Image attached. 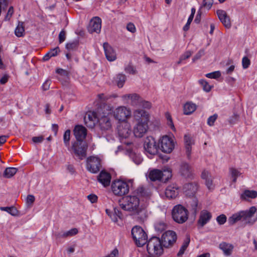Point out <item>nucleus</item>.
Returning a JSON list of instances; mask_svg holds the SVG:
<instances>
[{"label":"nucleus","mask_w":257,"mask_h":257,"mask_svg":"<svg viewBox=\"0 0 257 257\" xmlns=\"http://www.w3.org/2000/svg\"><path fill=\"white\" fill-rule=\"evenodd\" d=\"M132 235L134 240L139 246H142L147 242V235L143 228L138 226L132 229Z\"/></svg>","instance_id":"nucleus-8"},{"label":"nucleus","mask_w":257,"mask_h":257,"mask_svg":"<svg viewBox=\"0 0 257 257\" xmlns=\"http://www.w3.org/2000/svg\"><path fill=\"white\" fill-rule=\"evenodd\" d=\"M205 182L206 186L207 187V188L209 189H211L213 188L212 179L211 177L210 178H209V179L205 180Z\"/></svg>","instance_id":"nucleus-64"},{"label":"nucleus","mask_w":257,"mask_h":257,"mask_svg":"<svg viewBox=\"0 0 257 257\" xmlns=\"http://www.w3.org/2000/svg\"><path fill=\"white\" fill-rule=\"evenodd\" d=\"M188 210L182 205H175L172 210V218L176 222L182 224L188 218Z\"/></svg>","instance_id":"nucleus-7"},{"label":"nucleus","mask_w":257,"mask_h":257,"mask_svg":"<svg viewBox=\"0 0 257 257\" xmlns=\"http://www.w3.org/2000/svg\"><path fill=\"white\" fill-rule=\"evenodd\" d=\"M121 209L130 212L133 215H140L141 219L144 220L147 217V212L145 207L140 206V199L136 196H128L119 201Z\"/></svg>","instance_id":"nucleus-1"},{"label":"nucleus","mask_w":257,"mask_h":257,"mask_svg":"<svg viewBox=\"0 0 257 257\" xmlns=\"http://www.w3.org/2000/svg\"><path fill=\"white\" fill-rule=\"evenodd\" d=\"M96 120L95 113L92 112H87L84 117V121L85 125L89 127L92 128Z\"/></svg>","instance_id":"nucleus-29"},{"label":"nucleus","mask_w":257,"mask_h":257,"mask_svg":"<svg viewBox=\"0 0 257 257\" xmlns=\"http://www.w3.org/2000/svg\"><path fill=\"white\" fill-rule=\"evenodd\" d=\"M79 46V42L77 40H75L66 45V48L69 51H73L77 50Z\"/></svg>","instance_id":"nucleus-37"},{"label":"nucleus","mask_w":257,"mask_h":257,"mask_svg":"<svg viewBox=\"0 0 257 257\" xmlns=\"http://www.w3.org/2000/svg\"><path fill=\"white\" fill-rule=\"evenodd\" d=\"M172 176L171 172L169 170L165 171L164 172L158 169L151 170L148 175V178L152 181L166 180Z\"/></svg>","instance_id":"nucleus-10"},{"label":"nucleus","mask_w":257,"mask_h":257,"mask_svg":"<svg viewBox=\"0 0 257 257\" xmlns=\"http://www.w3.org/2000/svg\"><path fill=\"white\" fill-rule=\"evenodd\" d=\"M218 117L217 114H214L213 115L210 116L207 119V124L209 126H213L214 122L216 121Z\"/></svg>","instance_id":"nucleus-49"},{"label":"nucleus","mask_w":257,"mask_h":257,"mask_svg":"<svg viewBox=\"0 0 257 257\" xmlns=\"http://www.w3.org/2000/svg\"><path fill=\"white\" fill-rule=\"evenodd\" d=\"M187 206L190 211L195 215L201 208V204H199L198 199L195 197L188 198Z\"/></svg>","instance_id":"nucleus-18"},{"label":"nucleus","mask_w":257,"mask_h":257,"mask_svg":"<svg viewBox=\"0 0 257 257\" xmlns=\"http://www.w3.org/2000/svg\"><path fill=\"white\" fill-rule=\"evenodd\" d=\"M257 197V192L254 190H246L241 195V198L247 200V198H255Z\"/></svg>","instance_id":"nucleus-32"},{"label":"nucleus","mask_w":257,"mask_h":257,"mask_svg":"<svg viewBox=\"0 0 257 257\" xmlns=\"http://www.w3.org/2000/svg\"><path fill=\"white\" fill-rule=\"evenodd\" d=\"M35 198L33 195H28L27 197L26 202L28 204L32 205L34 202Z\"/></svg>","instance_id":"nucleus-60"},{"label":"nucleus","mask_w":257,"mask_h":257,"mask_svg":"<svg viewBox=\"0 0 257 257\" xmlns=\"http://www.w3.org/2000/svg\"><path fill=\"white\" fill-rule=\"evenodd\" d=\"M196 108L197 106L195 104L191 102H187L183 106L184 114L185 115H190L195 111Z\"/></svg>","instance_id":"nucleus-30"},{"label":"nucleus","mask_w":257,"mask_h":257,"mask_svg":"<svg viewBox=\"0 0 257 257\" xmlns=\"http://www.w3.org/2000/svg\"><path fill=\"white\" fill-rule=\"evenodd\" d=\"M126 80V76L123 74H118L116 76L115 81L117 83L118 87L121 88Z\"/></svg>","instance_id":"nucleus-38"},{"label":"nucleus","mask_w":257,"mask_h":257,"mask_svg":"<svg viewBox=\"0 0 257 257\" xmlns=\"http://www.w3.org/2000/svg\"><path fill=\"white\" fill-rule=\"evenodd\" d=\"M256 211L255 207L252 206L248 210H242L233 214L228 218V222L230 225H232L238 221H242L245 225H253L257 220L251 219Z\"/></svg>","instance_id":"nucleus-3"},{"label":"nucleus","mask_w":257,"mask_h":257,"mask_svg":"<svg viewBox=\"0 0 257 257\" xmlns=\"http://www.w3.org/2000/svg\"><path fill=\"white\" fill-rule=\"evenodd\" d=\"M122 98L130 100V103L134 106H139L141 100V97L136 93L125 94L122 96Z\"/></svg>","instance_id":"nucleus-28"},{"label":"nucleus","mask_w":257,"mask_h":257,"mask_svg":"<svg viewBox=\"0 0 257 257\" xmlns=\"http://www.w3.org/2000/svg\"><path fill=\"white\" fill-rule=\"evenodd\" d=\"M117 133L121 143L129 146L132 144V142L125 140L131 135L132 130L131 124L127 121L120 122L117 125Z\"/></svg>","instance_id":"nucleus-6"},{"label":"nucleus","mask_w":257,"mask_h":257,"mask_svg":"<svg viewBox=\"0 0 257 257\" xmlns=\"http://www.w3.org/2000/svg\"><path fill=\"white\" fill-rule=\"evenodd\" d=\"M183 191L186 196L194 197L198 189L197 183L195 182L185 184L183 186Z\"/></svg>","instance_id":"nucleus-20"},{"label":"nucleus","mask_w":257,"mask_h":257,"mask_svg":"<svg viewBox=\"0 0 257 257\" xmlns=\"http://www.w3.org/2000/svg\"><path fill=\"white\" fill-rule=\"evenodd\" d=\"M0 209L2 211H5L13 216H17L18 215V210L14 206L12 207H1Z\"/></svg>","instance_id":"nucleus-39"},{"label":"nucleus","mask_w":257,"mask_h":257,"mask_svg":"<svg viewBox=\"0 0 257 257\" xmlns=\"http://www.w3.org/2000/svg\"><path fill=\"white\" fill-rule=\"evenodd\" d=\"M250 64V60L246 56L242 59V65L243 69L247 68Z\"/></svg>","instance_id":"nucleus-51"},{"label":"nucleus","mask_w":257,"mask_h":257,"mask_svg":"<svg viewBox=\"0 0 257 257\" xmlns=\"http://www.w3.org/2000/svg\"><path fill=\"white\" fill-rule=\"evenodd\" d=\"M14 13V8L12 6L10 7L8 10L7 15L5 17L6 20H10Z\"/></svg>","instance_id":"nucleus-55"},{"label":"nucleus","mask_w":257,"mask_h":257,"mask_svg":"<svg viewBox=\"0 0 257 257\" xmlns=\"http://www.w3.org/2000/svg\"><path fill=\"white\" fill-rule=\"evenodd\" d=\"M229 173L233 178L232 181L235 183L236 181L237 178L240 176V173L235 168H229Z\"/></svg>","instance_id":"nucleus-41"},{"label":"nucleus","mask_w":257,"mask_h":257,"mask_svg":"<svg viewBox=\"0 0 257 257\" xmlns=\"http://www.w3.org/2000/svg\"><path fill=\"white\" fill-rule=\"evenodd\" d=\"M155 229L157 231H162L166 228V224L163 222L156 223L155 226Z\"/></svg>","instance_id":"nucleus-50"},{"label":"nucleus","mask_w":257,"mask_h":257,"mask_svg":"<svg viewBox=\"0 0 257 257\" xmlns=\"http://www.w3.org/2000/svg\"><path fill=\"white\" fill-rule=\"evenodd\" d=\"M216 14L224 26L226 28H230L231 26L230 19L227 13L224 10H218L216 11Z\"/></svg>","instance_id":"nucleus-22"},{"label":"nucleus","mask_w":257,"mask_h":257,"mask_svg":"<svg viewBox=\"0 0 257 257\" xmlns=\"http://www.w3.org/2000/svg\"><path fill=\"white\" fill-rule=\"evenodd\" d=\"M219 248L222 250L226 255H229L232 252L233 246L231 244L222 242L219 244Z\"/></svg>","instance_id":"nucleus-31"},{"label":"nucleus","mask_w":257,"mask_h":257,"mask_svg":"<svg viewBox=\"0 0 257 257\" xmlns=\"http://www.w3.org/2000/svg\"><path fill=\"white\" fill-rule=\"evenodd\" d=\"M206 77L211 79H217L221 76V73L219 71H214L211 73H207L205 75Z\"/></svg>","instance_id":"nucleus-45"},{"label":"nucleus","mask_w":257,"mask_h":257,"mask_svg":"<svg viewBox=\"0 0 257 257\" xmlns=\"http://www.w3.org/2000/svg\"><path fill=\"white\" fill-rule=\"evenodd\" d=\"M51 84V81L50 80L47 79L46 80L45 82L42 85V89L44 91H46L48 90L50 88Z\"/></svg>","instance_id":"nucleus-62"},{"label":"nucleus","mask_w":257,"mask_h":257,"mask_svg":"<svg viewBox=\"0 0 257 257\" xmlns=\"http://www.w3.org/2000/svg\"><path fill=\"white\" fill-rule=\"evenodd\" d=\"M192 53L193 52L190 51H187L180 56V58L181 60H185L190 58Z\"/></svg>","instance_id":"nucleus-56"},{"label":"nucleus","mask_w":257,"mask_h":257,"mask_svg":"<svg viewBox=\"0 0 257 257\" xmlns=\"http://www.w3.org/2000/svg\"><path fill=\"white\" fill-rule=\"evenodd\" d=\"M190 236L189 235H186V238L184 240L183 245L181 246L179 252L177 253V256L178 257L182 256V255L184 254L185 250L187 248V247L189 245V244L190 243Z\"/></svg>","instance_id":"nucleus-34"},{"label":"nucleus","mask_w":257,"mask_h":257,"mask_svg":"<svg viewBox=\"0 0 257 257\" xmlns=\"http://www.w3.org/2000/svg\"><path fill=\"white\" fill-rule=\"evenodd\" d=\"M180 175L186 179H193L194 178V170L191 165L186 162H183L180 165Z\"/></svg>","instance_id":"nucleus-16"},{"label":"nucleus","mask_w":257,"mask_h":257,"mask_svg":"<svg viewBox=\"0 0 257 257\" xmlns=\"http://www.w3.org/2000/svg\"><path fill=\"white\" fill-rule=\"evenodd\" d=\"M66 38V32L65 31L63 30H62L59 34V41L60 43H62L64 42Z\"/></svg>","instance_id":"nucleus-57"},{"label":"nucleus","mask_w":257,"mask_h":257,"mask_svg":"<svg viewBox=\"0 0 257 257\" xmlns=\"http://www.w3.org/2000/svg\"><path fill=\"white\" fill-rule=\"evenodd\" d=\"M111 178L110 174L105 171H101L97 176V180L104 187H107L110 185Z\"/></svg>","instance_id":"nucleus-23"},{"label":"nucleus","mask_w":257,"mask_h":257,"mask_svg":"<svg viewBox=\"0 0 257 257\" xmlns=\"http://www.w3.org/2000/svg\"><path fill=\"white\" fill-rule=\"evenodd\" d=\"M111 190L115 195L121 196L128 193L129 186L125 182L115 180L111 184Z\"/></svg>","instance_id":"nucleus-9"},{"label":"nucleus","mask_w":257,"mask_h":257,"mask_svg":"<svg viewBox=\"0 0 257 257\" xmlns=\"http://www.w3.org/2000/svg\"><path fill=\"white\" fill-rule=\"evenodd\" d=\"M100 160L96 157L91 156L87 158L86 169L91 173H97L101 168Z\"/></svg>","instance_id":"nucleus-12"},{"label":"nucleus","mask_w":257,"mask_h":257,"mask_svg":"<svg viewBox=\"0 0 257 257\" xmlns=\"http://www.w3.org/2000/svg\"><path fill=\"white\" fill-rule=\"evenodd\" d=\"M176 233L173 231L168 230L163 234L161 241L164 247H169L176 242Z\"/></svg>","instance_id":"nucleus-13"},{"label":"nucleus","mask_w":257,"mask_h":257,"mask_svg":"<svg viewBox=\"0 0 257 257\" xmlns=\"http://www.w3.org/2000/svg\"><path fill=\"white\" fill-rule=\"evenodd\" d=\"M144 147L145 151L151 155H155L158 153V146L152 137H148L146 138Z\"/></svg>","instance_id":"nucleus-15"},{"label":"nucleus","mask_w":257,"mask_h":257,"mask_svg":"<svg viewBox=\"0 0 257 257\" xmlns=\"http://www.w3.org/2000/svg\"><path fill=\"white\" fill-rule=\"evenodd\" d=\"M140 101V103L138 106L142 107L145 108H149L151 107V103L149 102L143 100L142 99H141Z\"/></svg>","instance_id":"nucleus-53"},{"label":"nucleus","mask_w":257,"mask_h":257,"mask_svg":"<svg viewBox=\"0 0 257 257\" xmlns=\"http://www.w3.org/2000/svg\"><path fill=\"white\" fill-rule=\"evenodd\" d=\"M24 32L25 29L23 23L19 22L15 31V35L18 37H23Z\"/></svg>","instance_id":"nucleus-36"},{"label":"nucleus","mask_w":257,"mask_h":257,"mask_svg":"<svg viewBox=\"0 0 257 257\" xmlns=\"http://www.w3.org/2000/svg\"><path fill=\"white\" fill-rule=\"evenodd\" d=\"M201 178L203 180H206L211 177L210 173L207 170H204L201 174Z\"/></svg>","instance_id":"nucleus-58"},{"label":"nucleus","mask_w":257,"mask_h":257,"mask_svg":"<svg viewBox=\"0 0 257 257\" xmlns=\"http://www.w3.org/2000/svg\"><path fill=\"white\" fill-rule=\"evenodd\" d=\"M101 20L99 17H95L92 19L88 27V31L90 33L95 32L99 33L101 30Z\"/></svg>","instance_id":"nucleus-19"},{"label":"nucleus","mask_w":257,"mask_h":257,"mask_svg":"<svg viewBox=\"0 0 257 257\" xmlns=\"http://www.w3.org/2000/svg\"><path fill=\"white\" fill-rule=\"evenodd\" d=\"M44 140L43 136L34 137L32 138V141L34 143H42Z\"/></svg>","instance_id":"nucleus-63"},{"label":"nucleus","mask_w":257,"mask_h":257,"mask_svg":"<svg viewBox=\"0 0 257 257\" xmlns=\"http://www.w3.org/2000/svg\"><path fill=\"white\" fill-rule=\"evenodd\" d=\"M98 122L100 128L102 131L110 130L111 128V122L108 114H99L98 118Z\"/></svg>","instance_id":"nucleus-17"},{"label":"nucleus","mask_w":257,"mask_h":257,"mask_svg":"<svg viewBox=\"0 0 257 257\" xmlns=\"http://www.w3.org/2000/svg\"><path fill=\"white\" fill-rule=\"evenodd\" d=\"M56 72L59 75L64 77H68L69 75V72L67 70L61 68L57 69L56 71Z\"/></svg>","instance_id":"nucleus-52"},{"label":"nucleus","mask_w":257,"mask_h":257,"mask_svg":"<svg viewBox=\"0 0 257 257\" xmlns=\"http://www.w3.org/2000/svg\"><path fill=\"white\" fill-rule=\"evenodd\" d=\"M135 124L133 127V133L136 138L143 137L147 132L149 121V115L142 109L136 110L134 112Z\"/></svg>","instance_id":"nucleus-2"},{"label":"nucleus","mask_w":257,"mask_h":257,"mask_svg":"<svg viewBox=\"0 0 257 257\" xmlns=\"http://www.w3.org/2000/svg\"><path fill=\"white\" fill-rule=\"evenodd\" d=\"M78 233V230L76 228H72L69 231L59 233L58 234H56L57 237H62V238H65L68 236H72L74 235H76Z\"/></svg>","instance_id":"nucleus-33"},{"label":"nucleus","mask_w":257,"mask_h":257,"mask_svg":"<svg viewBox=\"0 0 257 257\" xmlns=\"http://www.w3.org/2000/svg\"><path fill=\"white\" fill-rule=\"evenodd\" d=\"M184 143L186 154L188 159L191 158L192 146L194 144V140L188 135L184 136Z\"/></svg>","instance_id":"nucleus-27"},{"label":"nucleus","mask_w":257,"mask_h":257,"mask_svg":"<svg viewBox=\"0 0 257 257\" xmlns=\"http://www.w3.org/2000/svg\"><path fill=\"white\" fill-rule=\"evenodd\" d=\"M212 215L210 212L206 210L201 211L198 223L201 227L204 226L211 218Z\"/></svg>","instance_id":"nucleus-26"},{"label":"nucleus","mask_w":257,"mask_h":257,"mask_svg":"<svg viewBox=\"0 0 257 257\" xmlns=\"http://www.w3.org/2000/svg\"><path fill=\"white\" fill-rule=\"evenodd\" d=\"M199 83L202 86L204 91L209 92L213 86L210 85L204 79H200L198 81Z\"/></svg>","instance_id":"nucleus-40"},{"label":"nucleus","mask_w":257,"mask_h":257,"mask_svg":"<svg viewBox=\"0 0 257 257\" xmlns=\"http://www.w3.org/2000/svg\"><path fill=\"white\" fill-rule=\"evenodd\" d=\"M131 114L129 109L125 106H119L113 111L114 118L119 120L125 121V119Z\"/></svg>","instance_id":"nucleus-14"},{"label":"nucleus","mask_w":257,"mask_h":257,"mask_svg":"<svg viewBox=\"0 0 257 257\" xmlns=\"http://www.w3.org/2000/svg\"><path fill=\"white\" fill-rule=\"evenodd\" d=\"M71 147L68 148L72 154H74L79 159L83 160L86 157L87 145L84 141L72 142Z\"/></svg>","instance_id":"nucleus-5"},{"label":"nucleus","mask_w":257,"mask_h":257,"mask_svg":"<svg viewBox=\"0 0 257 257\" xmlns=\"http://www.w3.org/2000/svg\"><path fill=\"white\" fill-rule=\"evenodd\" d=\"M18 169L14 167L7 168L4 171L3 176L5 178H10L16 174Z\"/></svg>","instance_id":"nucleus-35"},{"label":"nucleus","mask_w":257,"mask_h":257,"mask_svg":"<svg viewBox=\"0 0 257 257\" xmlns=\"http://www.w3.org/2000/svg\"><path fill=\"white\" fill-rule=\"evenodd\" d=\"M147 242V251L151 257H159L163 254V245L159 237L154 236Z\"/></svg>","instance_id":"nucleus-4"},{"label":"nucleus","mask_w":257,"mask_h":257,"mask_svg":"<svg viewBox=\"0 0 257 257\" xmlns=\"http://www.w3.org/2000/svg\"><path fill=\"white\" fill-rule=\"evenodd\" d=\"M103 48L106 59L109 61H113L116 58V54L113 48L107 43L103 44Z\"/></svg>","instance_id":"nucleus-25"},{"label":"nucleus","mask_w":257,"mask_h":257,"mask_svg":"<svg viewBox=\"0 0 257 257\" xmlns=\"http://www.w3.org/2000/svg\"><path fill=\"white\" fill-rule=\"evenodd\" d=\"M126 29L131 33H135L136 31V28L134 24L132 23H129L126 26Z\"/></svg>","instance_id":"nucleus-59"},{"label":"nucleus","mask_w":257,"mask_h":257,"mask_svg":"<svg viewBox=\"0 0 257 257\" xmlns=\"http://www.w3.org/2000/svg\"><path fill=\"white\" fill-rule=\"evenodd\" d=\"M213 3V0H203L202 7L209 10Z\"/></svg>","instance_id":"nucleus-48"},{"label":"nucleus","mask_w":257,"mask_h":257,"mask_svg":"<svg viewBox=\"0 0 257 257\" xmlns=\"http://www.w3.org/2000/svg\"><path fill=\"white\" fill-rule=\"evenodd\" d=\"M49 52V54H50V56H51V57L55 56L58 54V52H60L59 48L58 47H57L54 49H51Z\"/></svg>","instance_id":"nucleus-61"},{"label":"nucleus","mask_w":257,"mask_h":257,"mask_svg":"<svg viewBox=\"0 0 257 257\" xmlns=\"http://www.w3.org/2000/svg\"><path fill=\"white\" fill-rule=\"evenodd\" d=\"M74 135L76 141H83L87 135V130L85 127L82 125H77L75 126L73 130Z\"/></svg>","instance_id":"nucleus-21"},{"label":"nucleus","mask_w":257,"mask_h":257,"mask_svg":"<svg viewBox=\"0 0 257 257\" xmlns=\"http://www.w3.org/2000/svg\"><path fill=\"white\" fill-rule=\"evenodd\" d=\"M205 54L204 49H200L192 59L193 62H195L196 60L200 59Z\"/></svg>","instance_id":"nucleus-47"},{"label":"nucleus","mask_w":257,"mask_h":257,"mask_svg":"<svg viewBox=\"0 0 257 257\" xmlns=\"http://www.w3.org/2000/svg\"><path fill=\"white\" fill-rule=\"evenodd\" d=\"M87 199L92 203H96L97 201V196L94 194H91L87 196Z\"/></svg>","instance_id":"nucleus-54"},{"label":"nucleus","mask_w":257,"mask_h":257,"mask_svg":"<svg viewBox=\"0 0 257 257\" xmlns=\"http://www.w3.org/2000/svg\"><path fill=\"white\" fill-rule=\"evenodd\" d=\"M159 143L161 150L165 153H170L175 147V143L173 140L167 136L162 137Z\"/></svg>","instance_id":"nucleus-11"},{"label":"nucleus","mask_w":257,"mask_h":257,"mask_svg":"<svg viewBox=\"0 0 257 257\" xmlns=\"http://www.w3.org/2000/svg\"><path fill=\"white\" fill-rule=\"evenodd\" d=\"M226 216L224 214H221L217 217L216 221L219 225L224 224L226 221Z\"/></svg>","instance_id":"nucleus-46"},{"label":"nucleus","mask_w":257,"mask_h":257,"mask_svg":"<svg viewBox=\"0 0 257 257\" xmlns=\"http://www.w3.org/2000/svg\"><path fill=\"white\" fill-rule=\"evenodd\" d=\"M70 130H66L63 135V141L66 147H68L69 146V142L70 138Z\"/></svg>","instance_id":"nucleus-42"},{"label":"nucleus","mask_w":257,"mask_h":257,"mask_svg":"<svg viewBox=\"0 0 257 257\" xmlns=\"http://www.w3.org/2000/svg\"><path fill=\"white\" fill-rule=\"evenodd\" d=\"M125 71L131 74H136L137 73L136 69L131 64H128L124 68Z\"/></svg>","instance_id":"nucleus-44"},{"label":"nucleus","mask_w":257,"mask_h":257,"mask_svg":"<svg viewBox=\"0 0 257 257\" xmlns=\"http://www.w3.org/2000/svg\"><path fill=\"white\" fill-rule=\"evenodd\" d=\"M131 157L133 162L137 165L140 164L143 161V159L142 158L141 155L139 154L132 153L131 154Z\"/></svg>","instance_id":"nucleus-43"},{"label":"nucleus","mask_w":257,"mask_h":257,"mask_svg":"<svg viewBox=\"0 0 257 257\" xmlns=\"http://www.w3.org/2000/svg\"><path fill=\"white\" fill-rule=\"evenodd\" d=\"M179 191L178 186L176 184H172L166 188L165 193L167 198L173 199L178 195Z\"/></svg>","instance_id":"nucleus-24"}]
</instances>
